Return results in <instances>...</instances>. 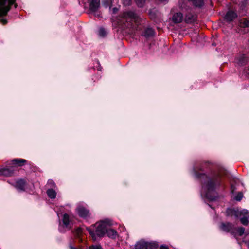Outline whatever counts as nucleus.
Instances as JSON below:
<instances>
[{
  "label": "nucleus",
  "mask_w": 249,
  "mask_h": 249,
  "mask_svg": "<svg viewBox=\"0 0 249 249\" xmlns=\"http://www.w3.org/2000/svg\"><path fill=\"white\" fill-rule=\"evenodd\" d=\"M193 175L198 180L205 190V197L211 201L216 200V192L223 186V176L209 161L195 164L193 168Z\"/></svg>",
  "instance_id": "1"
},
{
  "label": "nucleus",
  "mask_w": 249,
  "mask_h": 249,
  "mask_svg": "<svg viewBox=\"0 0 249 249\" xmlns=\"http://www.w3.org/2000/svg\"><path fill=\"white\" fill-rule=\"evenodd\" d=\"M121 17L123 23L127 28L131 27L134 22H137L140 18L138 14L132 11L124 12Z\"/></svg>",
  "instance_id": "2"
},
{
  "label": "nucleus",
  "mask_w": 249,
  "mask_h": 249,
  "mask_svg": "<svg viewBox=\"0 0 249 249\" xmlns=\"http://www.w3.org/2000/svg\"><path fill=\"white\" fill-rule=\"evenodd\" d=\"M13 5L17 7L16 0H0V17L6 16Z\"/></svg>",
  "instance_id": "3"
},
{
  "label": "nucleus",
  "mask_w": 249,
  "mask_h": 249,
  "mask_svg": "<svg viewBox=\"0 0 249 249\" xmlns=\"http://www.w3.org/2000/svg\"><path fill=\"white\" fill-rule=\"evenodd\" d=\"M158 247V243L156 241L147 242L141 240L136 242L135 249H156Z\"/></svg>",
  "instance_id": "4"
},
{
  "label": "nucleus",
  "mask_w": 249,
  "mask_h": 249,
  "mask_svg": "<svg viewBox=\"0 0 249 249\" xmlns=\"http://www.w3.org/2000/svg\"><path fill=\"white\" fill-rule=\"evenodd\" d=\"M91 226L96 227L95 230V233L96 236L99 237H103L106 234V231L107 229V225L105 223V221H101L100 223H96L92 225Z\"/></svg>",
  "instance_id": "5"
},
{
  "label": "nucleus",
  "mask_w": 249,
  "mask_h": 249,
  "mask_svg": "<svg viewBox=\"0 0 249 249\" xmlns=\"http://www.w3.org/2000/svg\"><path fill=\"white\" fill-rule=\"evenodd\" d=\"M76 212L78 216L83 219L89 217L90 216L89 210L83 206H78L76 209Z\"/></svg>",
  "instance_id": "6"
},
{
  "label": "nucleus",
  "mask_w": 249,
  "mask_h": 249,
  "mask_svg": "<svg viewBox=\"0 0 249 249\" xmlns=\"http://www.w3.org/2000/svg\"><path fill=\"white\" fill-rule=\"evenodd\" d=\"M220 229L226 232H230L231 234L234 233V226L229 222H221L219 226Z\"/></svg>",
  "instance_id": "7"
},
{
  "label": "nucleus",
  "mask_w": 249,
  "mask_h": 249,
  "mask_svg": "<svg viewBox=\"0 0 249 249\" xmlns=\"http://www.w3.org/2000/svg\"><path fill=\"white\" fill-rule=\"evenodd\" d=\"M238 17L236 12L232 10H229L224 17V19L227 22L233 21Z\"/></svg>",
  "instance_id": "8"
},
{
  "label": "nucleus",
  "mask_w": 249,
  "mask_h": 249,
  "mask_svg": "<svg viewBox=\"0 0 249 249\" xmlns=\"http://www.w3.org/2000/svg\"><path fill=\"white\" fill-rule=\"evenodd\" d=\"M15 167L9 166L8 167L3 168L0 169V176L10 177L14 175L15 171Z\"/></svg>",
  "instance_id": "9"
},
{
  "label": "nucleus",
  "mask_w": 249,
  "mask_h": 249,
  "mask_svg": "<svg viewBox=\"0 0 249 249\" xmlns=\"http://www.w3.org/2000/svg\"><path fill=\"white\" fill-rule=\"evenodd\" d=\"M27 182L26 179L20 178L16 180L15 182V187L20 191H25Z\"/></svg>",
  "instance_id": "10"
},
{
  "label": "nucleus",
  "mask_w": 249,
  "mask_h": 249,
  "mask_svg": "<svg viewBox=\"0 0 249 249\" xmlns=\"http://www.w3.org/2000/svg\"><path fill=\"white\" fill-rule=\"evenodd\" d=\"M72 232L75 239L78 240V242L79 243H82L83 241L82 238L83 229L81 227H77L75 228Z\"/></svg>",
  "instance_id": "11"
},
{
  "label": "nucleus",
  "mask_w": 249,
  "mask_h": 249,
  "mask_svg": "<svg viewBox=\"0 0 249 249\" xmlns=\"http://www.w3.org/2000/svg\"><path fill=\"white\" fill-rule=\"evenodd\" d=\"M100 6V0H91L89 3V10L92 13L96 12Z\"/></svg>",
  "instance_id": "12"
},
{
  "label": "nucleus",
  "mask_w": 249,
  "mask_h": 249,
  "mask_svg": "<svg viewBox=\"0 0 249 249\" xmlns=\"http://www.w3.org/2000/svg\"><path fill=\"white\" fill-rule=\"evenodd\" d=\"M237 63L238 65L243 66L246 65L248 62V58L245 54L239 55L236 58Z\"/></svg>",
  "instance_id": "13"
},
{
  "label": "nucleus",
  "mask_w": 249,
  "mask_h": 249,
  "mask_svg": "<svg viewBox=\"0 0 249 249\" xmlns=\"http://www.w3.org/2000/svg\"><path fill=\"white\" fill-rule=\"evenodd\" d=\"M27 162V160L23 159H14L11 161L10 164L12 166L22 167Z\"/></svg>",
  "instance_id": "14"
},
{
  "label": "nucleus",
  "mask_w": 249,
  "mask_h": 249,
  "mask_svg": "<svg viewBox=\"0 0 249 249\" xmlns=\"http://www.w3.org/2000/svg\"><path fill=\"white\" fill-rule=\"evenodd\" d=\"M148 15L151 20L157 23L160 21V19L157 15V11L154 9H149L148 11Z\"/></svg>",
  "instance_id": "15"
},
{
  "label": "nucleus",
  "mask_w": 249,
  "mask_h": 249,
  "mask_svg": "<svg viewBox=\"0 0 249 249\" xmlns=\"http://www.w3.org/2000/svg\"><path fill=\"white\" fill-rule=\"evenodd\" d=\"M155 31L151 27H147L142 31V36H144L146 38H148L154 35Z\"/></svg>",
  "instance_id": "16"
},
{
  "label": "nucleus",
  "mask_w": 249,
  "mask_h": 249,
  "mask_svg": "<svg viewBox=\"0 0 249 249\" xmlns=\"http://www.w3.org/2000/svg\"><path fill=\"white\" fill-rule=\"evenodd\" d=\"M172 20L175 24L181 23L183 20V14L181 12L175 13L172 17Z\"/></svg>",
  "instance_id": "17"
},
{
  "label": "nucleus",
  "mask_w": 249,
  "mask_h": 249,
  "mask_svg": "<svg viewBox=\"0 0 249 249\" xmlns=\"http://www.w3.org/2000/svg\"><path fill=\"white\" fill-rule=\"evenodd\" d=\"M106 234H107L109 238L112 239H115L118 236L117 232L114 229L111 228L108 229L107 227L106 231Z\"/></svg>",
  "instance_id": "18"
},
{
  "label": "nucleus",
  "mask_w": 249,
  "mask_h": 249,
  "mask_svg": "<svg viewBox=\"0 0 249 249\" xmlns=\"http://www.w3.org/2000/svg\"><path fill=\"white\" fill-rule=\"evenodd\" d=\"M196 20V16L192 13H187L185 15V21L187 23H194Z\"/></svg>",
  "instance_id": "19"
},
{
  "label": "nucleus",
  "mask_w": 249,
  "mask_h": 249,
  "mask_svg": "<svg viewBox=\"0 0 249 249\" xmlns=\"http://www.w3.org/2000/svg\"><path fill=\"white\" fill-rule=\"evenodd\" d=\"M226 215L238 218V210L234 208H228L226 210Z\"/></svg>",
  "instance_id": "20"
},
{
  "label": "nucleus",
  "mask_w": 249,
  "mask_h": 249,
  "mask_svg": "<svg viewBox=\"0 0 249 249\" xmlns=\"http://www.w3.org/2000/svg\"><path fill=\"white\" fill-rule=\"evenodd\" d=\"M62 222L65 227L68 228L70 224V220L69 215L65 213L64 214L62 219Z\"/></svg>",
  "instance_id": "21"
},
{
  "label": "nucleus",
  "mask_w": 249,
  "mask_h": 249,
  "mask_svg": "<svg viewBox=\"0 0 249 249\" xmlns=\"http://www.w3.org/2000/svg\"><path fill=\"white\" fill-rule=\"evenodd\" d=\"M46 193L48 196L51 199H54L56 196V193L53 189H48L46 191Z\"/></svg>",
  "instance_id": "22"
},
{
  "label": "nucleus",
  "mask_w": 249,
  "mask_h": 249,
  "mask_svg": "<svg viewBox=\"0 0 249 249\" xmlns=\"http://www.w3.org/2000/svg\"><path fill=\"white\" fill-rule=\"evenodd\" d=\"M240 25L242 28L249 27V18H244L240 20Z\"/></svg>",
  "instance_id": "23"
},
{
  "label": "nucleus",
  "mask_w": 249,
  "mask_h": 249,
  "mask_svg": "<svg viewBox=\"0 0 249 249\" xmlns=\"http://www.w3.org/2000/svg\"><path fill=\"white\" fill-rule=\"evenodd\" d=\"M192 4L196 7H202L204 4V0H194L192 1Z\"/></svg>",
  "instance_id": "24"
},
{
  "label": "nucleus",
  "mask_w": 249,
  "mask_h": 249,
  "mask_svg": "<svg viewBox=\"0 0 249 249\" xmlns=\"http://www.w3.org/2000/svg\"><path fill=\"white\" fill-rule=\"evenodd\" d=\"M236 231L238 235L239 236H242L245 233V229L243 227H239L237 228L234 227V230Z\"/></svg>",
  "instance_id": "25"
},
{
  "label": "nucleus",
  "mask_w": 249,
  "mask_h": 249,
  "mask_svg": "<svg viewBox=\"0 0 249 249\" xmlns=\"http://www.w3.org/2000/svg\"><path fill=\"white\" fill-rule=\"evenodd\" d=\"M86 230L89 232V234L92 236V238L95 240L96 235L94 229H92L90 227H86Z\"/></svg>",
  "instance_id": "26"
},
{
  "label": "nucleus",
  "mask_w": 249,
  "mask_h": 249,
  "mask_svg": "<svg viewBox=\"0 0 249 249\" xmlns=\"http://www.w3.org/2000/svg\"><path fill=\"white\" fill-rule=\"evenodd\" d=\"M74 241L72 240H71L69 243V249H82L81 246H78V247H75L73 245Z\"/></svg>",
  "instance_id": "27"
},
{
  "label": "nucleus",
  "mask_w": 249,
  "mask_h": 249,
  "mask_svg": "<svg viewBox=\"0 0 249 249\" xmlns=\"http://www.w3.org/2000/svg\"><path fill=\"white\" fill-rule=\"evenodd\" d=\"M241 223L244 226H247L249 224L248 218L246 216H244L240 219Z\"/></svg>",
  "instance_id": "28"
},
{
  "label": "nucleus",
  "mask_w": 249,
  "mask_h": 249,
  "mask_svg": "<svg viewBox=\"0 0 249 249\" xmlns=\"http://www.w3.org/2000/svg\"><path fill=\"white\" fill-rule=\"evenodd\" d=\"M248 213H249V211H248V210H247L246 209H243L240 211H239L238 210V217L242 215H244L245 216V215H247Z\"/></svg>",
  "instance_id": "29"
},
{
  "label": "nucleus",
  "mask_w": 249,
  "mask_h": 249,
  "mask_svg": "<svg viewBox=\"0 0 249 249\" xmlns=\"http://www.w3.org/2000/svg\"><path fill=\"white\" fill-rule=\"evenodd\" d=\"M243 197V194L242 192H239L235 196L234 199L237 201H240Z\"/></svg>",
  "instance_id": "30"
},
{
  "label": "nucleus",
  "mask_w": 249,
  "mask_h": 249,
  "mask_svg": "<svg viewBox=\"0 0 249 249\" xmlns=\"http://www.w3.org/2000/svg\"><path fill=\"white\" fill-rule=\"evenodd\" d=\"M99 35L101 37H105L107 35V32L105 28L101 27L99 31Z\"/></svg>",
  "instance_id": "31"
},
{
  "label": "nucleus",
  "mask_w": 249,
  "mask_h": 249,
  "mask_svg": "<svg viewBox=\"0 0 249 249\" xmlns=\"http://www.w3.org/2000/svg\"><path fill=\"white\" fill-rule=\"evenodd\" d=\"M137 6L139 7H142L145 2V0H135Z\"/></svg>",
  "instance_id": "32"
},
{
  "label": "nucleus",
  "mask_w": 249,
  "mask_h": 249,
  "mask_svg": "<svg viewBox=\"0 0 249 249\" xmlns=\"http://www.w3.org/2000/svg\"><path fill=\"white\" fill-rule=\"evenodd\" d=\"M89 249H103L102 246L100 245H91L89 247Z\"/></svg>",
  "instance_id": "33"
},
{
  "label": "nucleus",
  "mask_w": 249,
  "mask_h": 249,
  "mask_svg": "<svg viewBox=\"0 0 249 249\" xmlns=\"http://www.w3.org/2000/svg\"><path fill=\"white\" fill-rule=\"evenodd\" d=\"M5 16L0 17V22L3 25H6L7 23V20L6 18H4Z\"/></svg>",
  "instance_id": "34"
},
{
  "label": "nucleus",
  "mask_w": 249,
  "mask_h": 249,
  "mask_svg": "<svg viewBox=\"0 0 249 249\" xmlns=\"http://www.w3.org/2000/svg\"><path fill=\"white\" fill-rule=\"evenodd\" d=\"M132 0H123V4L125 6H129L131 4Z\"/></svg>",
  "instance_id": "35"
},
{
  "label": "nucleus",
  "mask_w": 249,
  "mask_h": 249,
  "mask_svg": "<svg viewBox=\"0 0 249 249\" xmlns=\"http://www.w3.org/2000/svg\"><path fill=\"white\" fill-rule=\"evenodd\" d=\"M48 184L51 187H55L56 186L55 182L53 180H49L48 181Z\"/></svg>",
  "instance_id": "36"
},
{
  "label": "nucleus",
  "mask_w": 249,
  "mask_h": 249,
  "mask_svg": "<svg viewBox=\"0 0 249 249\" xmlns=\"http://www.w3.org/2000/svg\"><path fill=\"white\" fill-rule=\"evenodd\" d=\"M230 188H231V193H232V194L234 193V191L236 189L235 185L232 184H231V186H230Z\"/></svg>",
  "instance_id": "37"
},
{
  "label": "nucleus",
  "mask_w": 249,
  "mask_h": 249,
  "mask_svg": "<svg viewBox=\"0 0 249 249\" xmlns=\"http://www.w3.org/2000/svg\"><path fill=\"white\" fill-rule=\"evenodd\" d=\"M160 249H169V247L166 245H161L160 247Z\"/></svg>",
  "instance_id": "38"
},
{
  "label": "nucleus",
  "mask_w": 249,
  "mask_h": 249,
  "mask_svg": "<svg viewBox=\"0 0 249 249\" xmlns=\"http://www.w3.org/2000/svg\"><path fill=\"white\" fill-rule=\"evenodd\" d=\"M110 3V0H106V1H104L103 4H104V5L105 7H107L108 6H109V5Z\"/></svg>",
  "instance_id": "39"
},
{
  "label": "nucleus",
  "mask_w": 249,
  "mask_h": 249,
  "mask_svg": "<svg viewBox=\"0 0 249 249\" xmlns=\"http://www.w3.org/2000/svg\"><path fill=\"white\" fill-rule=\"evenodd\" d=\"M118 8H117V7H114L112 8V14H115L117 13V12H118Z\"/></svg>",
  "instance_id": "40"
},
{
  "label": "nucleus",
  "mask_w": 249,
  "mask_h": 249,
  "mask_svg": "<svg viewBox=\"0 0 249 249\" xmlns=\"http://www.w3.org/2000/svg\"><path fill=\"white\" fill-rule=\"evenodd\" d=\"M100 15H101L100 14H98V13L95 14L96 17H97L98 18H100L101 17Z\"/></svg>",
  "instance_id": "41"
},
{
  "label": "nucleus",
  "mask_w": 249,
  "mask_h": 249,
  "mask_svg": "<svg viewBox=\"0 0 249 249\" xmlns=\"http://www.w3.org/2000/svg\"><path fill=\"white\" fill-rule=\"evenodd\" d=\"M247 246L249 249V241L247 242Z\"/></svg>",
  "instance_id": "42"
},
{
  "label": "nucleus",
  "mask_w": 249,
  "mask_h": 249,
  "mask_svg": "<svg viewBox=\"0 0 249 249\" xmlns=\"http://www.w3.org/2000/svg\"><path fill=\"white\" fill-rule=\"evenodd\" d=\"M189 0V1H191V2H192V1H193L194 0Z\"/></svg>",
  "instance_id": "43"
}]
</instances>
